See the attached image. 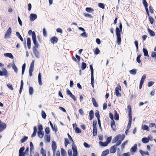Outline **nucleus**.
Instances as JSON below:
<instances>
[{"instance_id": "obj_24", "label": "nucleus", "mask_w": 156, "mask_h": 156, "mask_svg": "<svg viewBox=\"0 0 156 156\" xmlns=\"http://www.w3.org/2000/svg\"><path fill=\"white\" fill-rule=\"evenodd\" d=\"M114 112V119L115 120H118L119 119V115L116 110H115Z\"/></svg>"}, {"instance_id": "obj_15", "label": "nucleus", "mask_w": 156, "mask_h": 156, "mask_svg": "<svg viewBox=\"0 0 156 156\" xmlns=\"http://www.w3.org/2000/svg\"><path fill=\"white\" fill-rule=\"evenodd\" d=\"M139 152L140 153L141 155H142V156H144L145 154H147V155H149V153L147 151H144L142 150H139Z\"/></svg>"}, {"instance_id": "obj_46", "label": "nucleus", "mask_w": 156, "mask_h": 156, "mask_svg": "<svg viewBox=\"0 0 156 156\" xmlns=\"http://www.w3.org/2000/svg\"><path fill=\"white\" fill-rule=\"evenodd\" d=\"M34 92V89L32 87H30L29 89V93L30 94L32 95Z\"/></svg>"}, {"instance_id": "obj_34", "label": "nucleus", "mask_w": 156, "mask_h": 156, "mask_svg": "<svg viewBox=\"0 0 156 156\" xmlns=\"http://www.w3.org/2000/svg\"><path fill=\"white\" fill-rule=\"evenodd\" d=\"M12 66L15 72L16 73L17 72L18 69L14 62L12 64Z\"/></svg>"}, {"instance_id": "obj_17", "label": "nucleus", "mask_w": 156, "mask_h": 156, "mask_svg": "<svg viewBox=\"0 0 156 156\" xmlns=\"http://www.w3.org/2000/svg\"><path fill=\"white\" fill-rule=\"evenodd\" d=\"M141 129L143 130L149 131L150 129L149 127L146 125H144L142 126Z\"/></svg>"}, {"instance_id": "obj_55", "label": "nucleus", "mask_w": 156, "mask_h": 156, "mask_svg": "<svg viewBox=\"0 0 156 156\" xmlns=\"http://www.w3.org/2000/svg\"><path fill=\"white\" fill-rule=\"evenodd\" d=\"M75 132L77 133H81V130L78 127H77L75 129Z\"/></svg>"}, {"instance_id": "obj_49", "label": "nucleus", "mask_w": 156, "mask_h": 156, "mask_svg": "<svg viewBox=\"0 0 156 156\" xmlns=\"http://www.w3.org/2000/svg\"><path fill=\"white\" fill-rule=\"evenodd\" d=\"M146 76L145 74L143 75L142 77L140 82L144 83V80L146 78Z\"/></svg>"}, {"instance_id": "obj_44", "label": "nucleus", "mask_w": 156, "mask_h": 156, "mask_svg": "<svg viewBox=\"0 0 156 156\" xmlns=\"http://www.w3.org/2000/svg\"><path fill=\"white\" fill-rule=\"evenodd\" d=\"M41 115L42 117L44 119H45L46 118V115L43 111H42L41 112Z\"/></svg>"}, {"instance_id": "obj_48", "label": "nucleus", "mask_w": 156, "mask_h": 156, "mask_svg": "<svg viewBox=\"0 0 156 156\" xmlns=\"http://www.w3.org/2000/svg\"><path fill=\"white\" fill-rule=\"evenodd\" d=\"M134 44L136 48V51L137 52L138 50V41H135L134 42Z\"/></svg>"}, {"instance_id": "obj_27", "label": "nucleus", "mask_w": 156, "mask_h": 156, "mask_svg": "<svg viewBox=\"0 0 156 156\" xmlns=\"http://www.w3.org/2000/svg\"><path fill=\"white\" fill-rule=\"evenodd\" d=\"M115 34L116 35V36L121 35L120 30L119 28L118 27H116V28Z\"/></svg>"}, {"instance_id": "obj_5", "label": "nucleus", "mask_w": 156, "mask_h": 156, "mask_svg": "<svg viewBox=\"0 0 156 156\" xmlns=\"http://www.w3.org/2000/svg\"><path fill=\"white\" fill-rule=\"evenodd\" d=\"M71 142L73 143V145L74 144V142L72 137H69L68 138H65V147H66L68 144H70Z\"/></svg>"}, {"instance_id": "obj_43", "label": "nucleus", "mask_w": 156, "mask_h": 156, "mask_svg": "<svg viewBox=\"0 0 156 156\" xmlns=\"http://www.w3.org/2000/svg\"><path fill=\"white\" fill-rule=\"evenodd\" d=\"M86 64L84 62H82V66H81V69L82 70H84L86 67Z\"/></svg>"}, {"instance_id": "obj_64", "label": "nucleus", "mask_w": 156, "mask_h": 156, "mask_svg": "<svg viewBox=\"0 0 156 156\" xmlns=\"http://www.w3.org/2000/svg\"><path fill=\"white\" fill-rule=\"evenodd\" d=\"M122 156H130V154L129 152L123 153Z\"/></svg>"}, {"instance_id": "obj_22", "label": "nucleus", "mask_w": 156, "mask_h": 156, "mask_svg": "<svg viewBox=\"0 0 156 156\" xmlns=\"http://www.w3.org/2000/svg\"><path fill=\"white\" fill-rule=\"evenodd\" d=\"M90 119L91 120L94 117V114L93 110H91L89 112Z\"/></svg>"}, {"instance_id": "obj_1", "label": "nucleus", "mask_w": 156, "mask_h": 156, "mask_svg": "<svg viewBox=\"0 0 156 156\" xmlns=\"http://www.w3.org/2000/svg\"><path fill=\"white\" fill-rule=\"evenodd\" d=\"M33 42L34 45V46L33 48V53L37 58H39L40 57V52L37 49V48H38L39 44L37 42V41H36L34 37L33 39Z\"/></svg>"}, {"instance_id": "obj_10", "label": "nucleus", "mask_w": 156, "mask_h": 156, "mask_svg": "<svg viewBox=\"0 0 156 156\" xmlns=\"http://www.w3.org/2000/svg\"><path fill=\"white\" fill-rule=\"evenodd\" d=\"M28 34L29 35H30L31 34L32 39L33 41V37L34 38L36 41H37L36 39V36L35 32L33 31H32L31 30H29L28 32Z\"/></svg>"}, {"instance_id": "obj_13", "label": "nucleus", "mask_w": 156, "mask_h": 156, "mask_svg": "<svg viewBox=\"0 0 156 156\" xmlns=\"http://www.w3.org/2000/svg\"><path fill=\"white\" fill-rule=\"evenodd\" d=\"M121 87L119 86V87H116L115 89V94L117 97H121V94L120 93H119V90L120 89Z\"/></svg>"}, {"instance_id": "obj_52", "label": "nucleus", "mask_w": 156, "mask_h": 156, "mask_svg": "<svg viewBox=\"0 0 156 156\" xmlns=\"http://www.w3.org/2000/svg\"><path fill=\"white\" fill-rule=\"evenodd\" d=\"M95 114L96 116L97 117V119L100 118V115H99V112L98 111L96 110L95 112Z\"/></svg>"}, {"instance_id": "obj_26", "label": "nucleus", "mask_w": 156, "mask_h": 156, "mask_svg": "<svg viewBox=\"0 0 156 156\" xmlns=\"http://www.w3.org/2000/svg\"><path fill=\"white\" fill-rule=\"evenodd\" d=\"M148 31L151 36H154L155 35V34L154 32L151 30L149 28H148Z\"/></svg>"}, {"instance_id": "obj_9", "label": "nucleus", "mask_w": 156, "mask_h": 156, "mask_svg": "<svg viewBox=\"0 0 156 156\" xmlns=\"http://www.w3.org/2000/svg\"><path fill=\"white\" fill-rule=\"evenodd\" d=\"M116 145H114L110 149L109 151L111 153H115L117 147Z\"/></svg>"}, {"instance_id": "obj_28", "label": "nucleus", "mask_w": 156, "mask_h": 156, "mask_svg": "<svg viewBox=\"0 0 156 156\" xmlns=\"http://www.w3.org/2000/svg\"><path fill=\"white\" fill-rule=\"evenodd\" d=\"M142 141L144 143H147L149 141V139L148 137L143 138L142 139Z\"/></svg>"}, {"instance_id": "obj_39", "label": "nucleus", "mask_w": 156, "mask_h": 156, "mask_svg": "<svg viewBox=\"0 0 156 156\" xmlns=\"http://www.w3.org/2000/svg\"><path fill=\"white\" fill-rule=\"evenodd\" d=\"M80 36L83 38H86L87 37V34L85 31H84L83 33L80 34Z\"/></svg>"}, {"instance_id": "obj_51", "label": "nucleus", "mask_w": 156, "mask_h": 156, "mask_svg": "<svg viewBox=\"0 0 156 156\" xmlns=\"http://www.w3.org/2000/svg\"><path fill=\"white\" fill-rule=\"evenodd\" d=\"M97 128H93V134L94 136H95L97 134Z\"/></svg>"}, {"instance_id": "obj_18", "label": "nucleus", "mask_w": 156, "mask_h": 156, "mask_svg": "<svg viewBox=\"0 0 156 156\" xmlns=\"http://www.w3.org/2000/svg\"><path fill=\"white\" fill-rule=\"evenodd\" d=\"M4 55L5 57H8L12 59H13L14 58L12 55L11 53H5Z\"/></svg>"}, {"instance_id": "obj_38", "label": "nucleus", "mask_w": 156, "mask_h": 156, "mask_svg": "<svg viewBox=\"0 0 156 156\" xmlns=\"http://www.w3.org/2000/svg\"><path fill=\"white\" fill-rule=\"evenodd\" d=\"M41 152L42 154V156H46V151L42 148L41 149Z\"/></svg>"}, {"instance_id": "obj_53", "label": "nucleus", "mask_w": 156, "mask_h": 156, "mask_svg": "<svg viewBox=\"0 0 156 156\" xmlns=\"http://www.w3.org/2000/svg\"><path fill=\"white\" fill-rule=\"evenodd\" d=\"M143 3L145 7H147L148 4L146 0H142Z\"/></svg>"}, {"instance_id": "obj_14", "label": "nucleus", "mask_w": 156, "mask_h": 156, "mask_svg": "<svg viewBox=\"0 0 156 156\" xmlns=\"http://www.w3.org/2000/svg\"><path fill=\"white\" fill-rule=\"evenodd\" d=\"M51 41L53 44L56 43L58 41V39L55 37H52L50 39Z\"/></svg>"}, {"instance_id": "obj_54", "label": "nucleus", "mask_w": 156, "mask_h": 156, "mask_svg": "<svg viewBox=\"0 0 156 156\" xmlns=\"http://www.w3.org/2000/svg\"><path fill=\"white\" fill-rule=\"evenodd\" d=\"M149 19L151 23L152 24H153L154 21L153 18L151 16H149Z\"/></svg>"}, {"instance_id": "obj_50", "label": "nucleus", "mask_w": 156, "mask_h": 156, "mask_svg": "<svg viewBox=\"0 0 156 156\" xmlns=\"http://www.w3.org/2000/svg\"><path fill=\"white\" fill-rule=\"evenodd\" d=\"M91 84L92 87H94V76H91Z\"/></svg>"}, {"instance_id": "obj_8", "label": "nucleus", "mask_w": 156, "mask_h": 156, "mask_svg": "<svg viewBox=\"0 0 156 156\" xmlns=\"http://www.w3.org/2000/svg\"><path fill=\"white\" fill-rule=\"evenodd\" d=\"M52 149L53 152V155L55 156V151L57 148V146L55 141H53L52 142Z\"/></svg>"}, {"instance_id": "obj_60", "label": "nucleus", "mask_w": 156, "mask_h": 156, "mask_svg": "<svg viewBox=\"0 0 156 156\" xmlns=\"http://www.w3.org/2000/svg\"><path fill=\"white\" fill-rule=\"evenodd\" d=\"M45 132L47 134H49L50 132L49 128L48 127H46L45 129Z\"/></svg>"}, {"instance_id": "obj_62", "label": "nucleus", "mask_w": 156, "mask_h": 156, "mask_svg": "<svg viewBox=\"0 0 156 156\" xmlns=\"http://www.w3.org/2000/svg\"><path fill=\"white\" fill-rule=\"evenodd\" d=\"M68 154L69 156H72V151L71 149L69 150L68 151Z\"/></svg>"}, {"instance_id": "obj_20", "label": "nucleus", "mask_w": 156, "mask_h": 156, "mask_svg": "<svg viewBox=\"0 0 156 156\" xmlns=\"http://www.w3.org/2000/svg\"><path fill=\"white\" fill-rule=\"evenodd\" d=\"M38 80L39 85L40 86L41 85H42L41 76L40 73H39L38 75Z\"/></svg>"}, {"instance_id": "obj_63", "label": "nucleus", "mask_w": 156, "mask_h": 156, "mask_svg": "<svg viewBox=\"0 0 156 156\" xmlns=\"http://www.w3.org/2000/svg\"><path fill=\"white\" fill-rule=\"evenodd\" d=\"M151 56L153 58L155 57L156 59V52H152L151 54Z\"/></svg>"}, {"instance_id": "obj_56", "label": "nucleus", "mask_w": 156, "mask_h": 156, "mask_svg": "<svg viewBox=\"0 0 156 156\" xmlns=\"http://www.w3.org/2000/svg\"><path fill=\"white\" fill-rule=\"evenodd\" d=\"M98 6L102 8V9H104V5L102 3H99L98 4Z\"/></svg>"}, {"instance_id": "obj_36", "label": "nucleus", "mask_w": 156, "mask_h": 156, "mask_svg": "<svg viewBox=\"0 0 156 156\" xmlns=\"http://www.w3.org/2000/svg\"><path fill=\"white\" fill-rule=\"evenodd\" d=\"M23 80L21 81V85H20V87L19 91V93L20 94H21L22 92V90L23 89Z\"/></svg>"}, {"instance_id": "obj_40", "label": "nucleus", "mask_w": 156, "mask_h": 156, "mask_svg": "<svg viewBox=\"0 0 156 156\" xmlns=\"http://www.w3.org/2000/svg\"><path fill=\"white\" fill-rule=\"evenodd\" d=\"M95 54L97 55L100 53V51L98 48H96L95 50L94 51Z\"/></svg>"}, {"instance_id": "obj_58", "label": "nucleus", "mask_w": 156, "mask_h": 156, "mask_svg": "<svg viewBox=\"0 0 156 156\" xmlns=\"http://www.w3.org/2000/svg\"><path fill=\"white\" fill-rule=\"evenodd\" d=\"M7 86L9 88V89H10V90H13V88L12 87V86L11 84H7Z\"/></svg>"}, {"instance_id": "obj_41", "label": "nucleus", "mask_w": 156, "mask_h": 156, "mask_svg": "<svg viewBox=\"0 0 156 156\" xmlns=\"http://www.w3.org/2000/svg\"><path fill=\"white\" fill-rule=\"evenodd\" d=\"M16 35L18 36V37L20 39V40L22 41H23V38L20 35V33L18 32H16Z\"/></svg>"}, {"instance_id": "obj_47", "label": "nucleus", "mask_w": 156, "mask_h": 156, "mask_svg": "<svg viewBox=\"0 0 156 156\" xmlns=\"http://www.w3.org/2000/svg\"><path fill=\"white\" fill-rule=\"evenodd\" d=\"M90 71L91 72V76H94V75H93L94 71H93V68L92 65H90Z\"/></svg>"}, {"instance_id": "obj_3", "label": "nucleus", "mask_w": 156, "mask_h": 156, "mask_svg": "<svg viewBox=\"0 0 156 156\" xmlns=\"http://www.w3.org/2000/svg\"><path fill=\"white\" fill-rule=\"evenodd\" d=\"M111 140V137H108L106 139V141L104 142L100 141L99 144L102 146L105 147L108 145V144L110 142Z\"/></svg>"}, {"instance_id": "obj_21", "label": "nucleus", "mask_w": 156, "mask_h": 156, "mask_svg": "<svg viewBox=\"0 0 156 156\" xmlns=\"http://www.w3.org/2000/svg\"><path fill=\"white\" fill-rule=\"evenodd\" d=\"M27 47L29 49L31 47V40L30 38H27Z\"/></svg>"}, {"instance_id": "obj_19", "label": "nucleus", "mask_w": 156, "mask_h": 156, "mask_svg": "<svg viewBox=\"0 0 156 156\" xmlns=\"http://www.w3.org/2000/svg\"><path fill=\"white\" fill-rule=\"evenodd\" d=\"M111 125L112 129L113 130H115V125L114 120H112L111 122Z\"/></svg>"}, {"instance_id": "obj_7", "label": "nucleus", "mask_w": 156, "mask_h": 156, "mask_svg": "<svg viewBox=\"0 0 156 156\" xmlns=\"http://www.w3.org/2000/svg\"><path fill=\"white\" fill-rule=\"evenodd\" d=\"M137 149V144H135L134 146L132 147L130 150V152L132 155L133 154Z\"/></svg>"}, {"instance_id": "obj_32", "label": "nucleus", "mask_w": 156, "mask_h": 156, "mask_svg": "<svg viewBox=\"0 0 156 156\" xmlns=\"http://www.w3.org/2000/svg\"><path fill=\"white\" fill-rule=\"evenodd\" d=\"M37 132V128L36 126L34 128V132L32 135L31 136H36Z\"/></svg>"}, {"instance_id": "obj_6", "label": "nucleus", "mask_w": 156, "mask_h": 156, "mask_svg": "<svg viewBox=\"0 0 156 156\" xmlns=\"http://www.w3.org/2000/svg\"><path fill=\"white\" fill-rule=\"evenodd\" d=\"M72 149L73 151V156H78V152L77 148L76 146L74 144L72 145Z\"/></svg>"}, {"instance_id": "obj_31", "label": "nucleus", "mask_w": 156, "mask_h": 156, "mask_svg": "<svg viewBox=\"0 0 156 156\" xmlns=\"http://www.w3.org/2000/svg\"><path fill=\"white\" fill-rule=\"evenodd\" d=\"M143 51L144 53V55L145 56L149 57L147 50L145 48L143 49Z\"/></svg>"}, {"instance_id": "obj_35", "label": "nucleus", "mask_w": 156, "mask_h": 156, "mask_svg": "<svg viewBox=\"0 0 156 156\" xmlns=\"http://www.w3.org/2000/svg\"><path fill=\"white\" fill-rule=\"evenodd\" d=\"M92 101L94 105L96 107H97L98 106V104L97 103V102L95 100L94 98H92Z\"/></svg>"}, {"instance_id": "obj_4", "label": "nucleus", "mask_w": 156, "mask_h": 156, "mask_svg": "<svg viewBox=\"0 0 156 156\" xmlns=\"http://www.w3.org/2000/svg\"><path fill=\"white\" fill-rule=\"evenodd\" d=\"M12 33V29L11 27H9L6 32L4 38L5 39L9 38L10 37Z\"/></svg>"}, {"instance_id": "obj_12", "label": "nucleus", "mask_w": 156, "mask_h": 156, "mask_svg": "<svg viewBox=\"0 0 156 156\" xmlns=\"http://www.w3.org/2000/svg\"><path fill=\"white\" fill-rule=\"evenodd\" d=\"M6 125L5 123H3L0 124V132L6 128Z\"/></svg>"}, {"instance_id": "obj_25", "label": "nucleus", "mask_w": 156, "mask_h": 156, "mask_svg": "<svg viewBox=\"0 0 156 156\" xmlns=\"http://www.w3.org/2000/svg\"><path fill=\"white\" fill-rule=\"evenodd\" d=\"M109 153V150L108 149L103 151L101 156H105Z\"/></svg>"}, {"instance_id": "obj_59", "label": "nucleus", "mask_w": 156, "mask_h": 156, "mask_svg": "<svg viewBox=\"0 0 156 156\" xmlns=\"http://www.w3.org/2000/svg\"><path fill=\"white\" fill-rule=\"evenodd\" d=\"M154 84V82L152 81L149 82L147 83V86L148 87L151 86Z\"/></svg>"}, {"instance_id": "obj_29", "label": "nucleus", "mask_w": 156, "mask_h": 156, "mask_svg": "<svg viewBox=\"0 0 156 156\" xmlns=\"http://www.w3.org/2000/svg\"><path fill=\"white\" fill-rule=\"evenodd\" d=\"M37 134L38 136H43L44 134V132L43 131H38Z\"/></svg>"}, {"instance_id": "obj_45", "label": "nucleus", "mask_w": 156, "mask_h": 156, "mask_svg": "<svg viewBox=\"0 0 156 156\" xmlns=\"http://www.w3.org/2000/svg\"><path fill=\"white\" fill-rule=\"evenodd\" d=\"M141 56V54H140L137 56L136 58V61L138 63H140L141 62V61L140 60V58Z\"/></svg>"}, {"instance_id": "obj_61", "label": "nucleus", "mask_w": 156, "mask_h": 156, "mask_svg": "<svg viewBox=\"0 0 156 156\" xmlns=\"http://www.w3.org/2000/svg\"><path fill=\"white\" fill-rule=\"evenodd\" d=\"M30 151H32V150L34 149V146L33 143L32 142H30Z\"/></svg>"}, {"instance_id": "obj_30", "label": "nucleus", "mask_w": 156, "mask_h": 156, "mask_svg": "<svg viewBox=\"0 0 156 156\" xmlns=\"http://www.w3.org/2000/svg\"><path fill=\"white\" fill-rule=\"evenodd\" d=\"M129 72L130 74L135 75L136 74V69H134L130 70Z\"/></svg>"}, {"instance_id": "obj_2", "label": "nucleus", "mask_w": 156, "mask_h": 156, "mask_svg": "<svg viewBox=\"0 0 156 156\" xmlns=\"http://www.w3.org/2000/svg\"><path fill=\"white\" fill-rule=\"evenodd\" d=\"M123 139V137H114L113 139L112 142V143H116V145L118 146L121 143Z\"/></svg>"}, {"instance_id": "obj_42", "label": "nucleus", "mask_w": 156, "mask_h": 156, "mask_svg": "<svg viewBox=\"0 0 156 156\" xmlns=\"http://www.w3.org/2000/svg\"><path fill=\"white\" fill-rule=\"evenodd\" d=\"M26 67V64L24 63L22 67V74L23 75L24 74Z\"/></svg>"}, {"instance_id": "obj_57", "label": "nucleus", "mask_w": 156, "mask_h": 156, "mask_svg": "<svg viewBox=\"0 0 156 156\" xmlns=\"http://www.w3.org/2000/svg\"><path fill=\"white\" fill-rule=\"evenodd\" d=\"M38 131H42L43 126L41 124L38 125Z\"/></svg>"}, {"instance_id": "obj_11", "label": "nucleus", "mask_w": 156, "mask_h": 156, "mask_svg": "<svg viewBox=\"0 0 156 156\" xmlns=\"http://www.w3.org/2000/svg\"><path fill=\"white\" fill-rule=\"evenodd\" d=\"M37 16L36 14L32 13L30 14V20L31 21H34L37 18Z\"/></svg>"}, {"instance_id": "obj_37", "label": "nucleus", "mask_w": 156, "mask_h": 156, "mask_svg": "<svg viewBox=\"0 0 156 156\" xmlns=\"http://www.w3.org/2000/svg\"><path fill=\"white\" fill-rule=\"evenodd\" d=\"M86 11L89 12H93L94 11V9H93L89 7L86 8Z\"/></svg>"}, {"instance_id": "obj_23", "label": "nucleus", "mask_w": 156, "mask_h": 156, "mask_svg": "<svg viewBox=\"0 0 156 156\" xmlns=\"http://www.w3.org/2000/svg\"><path fill=\"white\" fill-rule=\"evenodd\" d=\"M61 154L62 156H66L67 155L66 151L63 148L61 149Z\"/></svg>"}, {"instance_id": "obj_33", "label": "nucleus", "mask_w": 156, "mask_h": 156, "mask_svg": "<svg viewBox=\"0 0 156 156\" xmlns=\"http://www.w3.org/2000/svg\"><path fill=\"white\" fill-rule=\"evenodd\" d=\"M117 43L118 45L121 42V38L120 36H117Z\"/></svg>"}, {"instance_id": "obj_16", "label": "nucleus", "mask_w": 156, "mask_h": 156, "mask_svg": "<svg viewBox=\"0 0 156 156\" xmlns=\"http://www.w3.org/2000/svg\"><path fill=\"white\" fill-rule=\"evenodd\" d=\"M50 124V126H51V127L52 129L55 132H56L57 130V127L56 126L54 125V126L53 125L52 123L51 122V121L49 122Z\"/></svg>"}]
</instances>
